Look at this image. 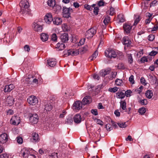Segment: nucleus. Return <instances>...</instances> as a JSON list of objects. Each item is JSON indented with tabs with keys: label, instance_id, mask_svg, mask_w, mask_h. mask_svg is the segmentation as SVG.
<instances>
[{
	"label": "nucleus",
	"instance_id": "obj_32",
	"mask_svg": "<svg viewBox=\"0 0 158 158\" xmlns=\"http://www.w3.org/2000/svg\"><path fill=\"white\" fill-rule=\"evenodd\" d=\"M146 109L145 107H141L140 108L138 112L141 115H143L146 112Z\"/></svg>",
	"mask_w": 158,
	"mask_h": 158
},
{
	"label": "nucleus",
	"instance_id": "obj_4",
	"mask_svg": "<svg viewBox=\"0 0 158 158\" xmlns=\"http://www.w3.org/2000/svg\"><path fill=\"white\" fill-rule=\"evenodd\" d=\"M64 55L65 56H77L78 55L80 52V51L78 49H73L69 50L67 51H65L64 52Z\"/></svg>",
	"mask_w": 158,
	"mask_h": 158
},
{
	"label": "nucleus",
	"instance_id": "obj_54",
	"mask_svg": "<svg viewBox=\"0 0 158 158\" xmlns=\"http://www.w3.org/2000/svg\"><path fill=\"white\" fill-rule=\"evenodd\" d=\"M91 113L95 115H97L98 114V112L97 109H92L91 110Z\"/></svg>",
	"mask_w": 158,
	"mask_h": 158
},
{
	"label": "nucleus",
	"instance_id": "obj_50",
	"mask_svg": "<svg viewBox=\"0 0 158 158\" xmlns=\"http://www.w3.org/2000/svg\"><path fill=\"white\" fill-rule=\"evenodd\" d=\"M52 40L54 41H56L57 40V36L56 34H53L52 36Z\"/></svg>",
	"mask_w": 158,
	"mask_h": 158
},
{
	"label": "nucleus",
	"instance_id": "obj_45",
	"mask_svg": "<svg viewBox=\"0 0 158 158\" xmlns=\"http://www.w3.org/2000/svg\"><path fill=\"white\" fill-rule=\"evenodd\" d=\"M148 29L149 31H150L153 33V31H156L158 29L156 28V26H154L152 28H148Z\"/></svg>",
	"mask_w": 158,
	"mask_h": 158
},
{
	"label": "nucleus",
	"instance_id": "obj_29",
	"mask_svg": "<svg viewBox=\"0 0 158 158\" xmlns=\"http://www.w3.org/2000/svg\"><path fill=\"white\" fill-rule=\"evenodd\" d=\"M33 77L29 75L28 77H27L25 80V82L28 84H31L32 82V80H33Z\"/></svg>",
	"mask_w": 158,
	"mask_h": 158
},
{
	"label": "nucleus",
	"instance_id": "obj_12",
	"mask_svg": "<svg viewBox=\"0 0 158 158\" xmlns=\"http://www.w3.org/2000/svg\"><path fill=\"white\" fill-rule=\"evenodd\" d=\"M44 19L46 23L48 24H50L53 20L51 14L50 13L47 14L44 17Z\"/></svg>",
	"mask_w": 158,
	"mask_h": 158
},
{
	"label": "nucleus",
	"instance_id": "obj_39",
	"mask_svg": "<svg viewBox=\"0 0 158 158\" xmlns=\"http://www.w3.org/2000/svg\"><path fill=\"white\" fill-rule=\"evenodd\" d=\"M118 19L120 22H123L125 21V19L123 15H119L118 16Z\"/></svg>",
	"mask_w": 158,
	"mask_h": 158
},
{
	"label": "nucleus",
	"instance_id": "obj_52",
	"mask_svg": "<svg viewBox=\"0 0 158 158\" xmlns=\"http://www.w3.org/2000/svg\"><path fill=\"white\" fill-rule=\"evenodd\" d=\"M148 61V59L146 57L143 56L142 57L140 60V61L142 63L147 62Z\"/></svg>",
	"mask_w": 158,
	"mask_h": 158
},
{
	"label": "nucleus",
	"instance_id": "obj_6",
	"mask_svg": "<svg viewBox=\"0 0 158 158\" xmlns=\"http://www.w3.org/2000/svg\"><path fill=\"white\" fill-rule=\"evenodd\" d=\"M73 11L72 8H66L65 7H63V16L65 18H68L70 16L71 13Z\"/></svg>",
	"mask_w": 158,
	"mask_h": 158
},
{
	"label": "nucleus",
	"instance_id": "obj_38",
	"mask_svg": "<svg viewBox=\"0 0 158 158\" xmlns=\"http://www.w3.org/2000/svg\"><path fill=\"white\" fill-rule=\"evenodd\" d=\"M149 79L152 83H156L157 80V79L155 77L150 76L149 77Z\"/></svg>",
	"mask_w": 158,
	"mask_h": 158
},
{
	"label": "nucleus",
	"instance_id": "obj_13",
	"mask_svg": "<svg viewBox=\"0 0 158 158\" xmlns=\"http://www.w3.org/2000/svg\"><path fill=\"white\" fill-rule=\"evenodd\" d=\"M56 64V61L55 59H50L47 60V66L48 67H54Z\"/></svg>",
	"mask_w": 158,
	"mask_h": 158
},
{
	"label": "nucleus",
	"instance_id": "obj_11",
	"mask_svg": "<svg viewBox=\"0 0 158 158\" xmlns=\"http://www.w3.org/2000/svg\"><path fill=\"white\" fill-rule=\"evenodd\" d=\"M20 117L19 116H13L10 120V123L14 125H18L20 123Z\"/></svg>",
	"mask_w": 158,
	"mask_h": 158
},
{
	"label": "nucleus",
	"instance_id": "obj_30",
	"mask_svg": "<svg viewBox=\"0 0 158 158\" xmlns=\"http://www.w3.org/2000/svg\"><path fill=\"white\" fill-rule=\"evenodd\" d=\"M116 97L118 98L122 99L125 97V94L123 93L118 92L116 94Z\"/></svg>",
	"mask_w": 158,
	"mask_h": 158
},
{
	"label": "nucleus",
	"instance_id": "obj_26",
	"mask_svg": "<svg viewBox=\"0 0 158 158\" xmlns=\"http://www.w3.org/2000/svg\"><path fill=\"white\" fill-rule=\"evenodd\" d=\"M47 4L48 6L51 7H53L56 4L54 0H48L47 1Z\"/></svg>",
	"mask_w": 158,
	"mask_h": 158
},
{
	"label": "nucleus",
	"instance_id": "obj_23",
	"mask_svg": "<svg viewBox=\"0 0 158 158\" xmlns=\"http://www.w3.org/2000/svg\"><path fill=\"white\" fill-rule=\"evenodd\" d=\"M53 23L56 25H59L60 24L62 20L59 17H55L53 20Z\"/></svg>",
	"mask_w": 158,
	"mask_h": 158
},
{
	"label": "nucleus",
	"instance_id": "obj_61",
	"mask_svg": "<svg viewBox=\"0 0 158 158\" xmlns=\"http://www.w3.org/2000/svg\"><path fill=\"white\" fill-rule=\"evenodd\" d=\"M140 103L142 105H146L147 104V102L146 100L143 99L140 101Z\"/></svg>",
	"mask_w": 158,
	"mask_h": 158
},
{
	"label": "nucleus",
	"instance_id": "obj_36",
	"mask_svg": "<svg viewBox=\"0 0 158 158\" xmlns=\"http://www.w3.org/2000/svg\"><path fill=\"white\" fill-rule=\"evenodd\" d=\"M118 89V88L114 87L113 88H110L108 89V91L111 92L115 93L116 92Z\"/></svg>",
	"mask_w": 158,
	"mask_h": 158
},
{
	"label": "nucleus",
	"instance_id": "obj_62",
	"mask_svg": "<svg viewBox=\"0 0 158 158\" xmlns=\"http://www.w3.org/2000/svg\"><path fill=\"white\" fill-rule=\"evenodd\" d=\"M6 114L7 115H11L13 114V111L11 109H9L6 111Z\"/></svg>",
	"mask_w": 158,
	"mask_h": 158
},
{
	"label": "nucleus",
	"instance_id": "obj_8",
	"mask_svg": "<svg viewBox=\"0 0 158 158\" xmlns=\"http://www.w3.org/2000/svg\"><path fill=\"white\" fill-rule=\"evenodd\" d=\"M27 101L30 105L34 106L37 103L38 100L35 96L31 95L28 98Z\"/></svg>",
	"mask_w": 158,
	"mask_h": 158
},
{
	"label": "nucleus",
	"instance_id": "obj_14",
	"mask_svg": "<svg viewBox=\"0 0 158 158\" xmlns=\"http://www.w3.org/2000/svg\"><path fill=\"white\" fill-rule=\"evenodd\" d=\"M132 26L129 24L125 23L123 26V28L124 30V32L125 34H128L130 33L132 29Z\"/></svg>",
	"mask_w": 158,
	"mask_h": 158
},
{
	"label": "nucleus",
	"instance_id": "obj_27",
	"mask_svg": "<svg viewBox=\"0 0 158 158\" xmlns=\"http://www.w3.org/2000/svg\"><path fill=\"white\" fill-rule=\"evenodd\" d=\"M120 106L123 110H126V103L124 101H121L120 102Z\"/></svg>",
	"mask_w": 158,
	"mask_h": 158
},
{
	"label": "nucleus",
	"instance_id": "obj_35",
	"mask_svg": "<svg viewBox=\"0 0 158 158\" xmlns=\"http://www.w3.org/2000/svg\"><path fill=\"white\" fill-rule=\"evenodd\" d=\"M57 47L59 48V50H62L65 48V45L63 44H57Z\"/></svg>",
	"mask_w": 158,
	"mask_h": 158
},
{
	"label": "nucleus",
	"instance_id": "obj_49",
	"mask_svg": "<svg viewBox=\"0 0 158 158\" xmlns=\"http://www.w3.org/2000/svg\"><path fill=\"white\" fill-rule=\"evenodd\" d=\"M110 15H114V14L115 13V11H114V9L113 8L111 7L110 8Z\"/></svg>",
	"mask_w": 158,
	"mask_h": 158
},
{
	"label": "nucleus",
	"instance_id": "obj_28",
	"mask_svg": "<svg viewBox=\"0 0 158 158\" xmlns=\"http://www.w3.org/2000/svg\"><path fill=\"white\" fill-rule=\"evenodd\" d=\"M32 139L35 141L36 142L38 139L39 136L37 133L34 132L32 134Z\"/></svg>",
	"mask_w": 158,
	"mask_h": 158
},
{
	"label": "nucleus",
	"instance_id": "obj_56",
	"mask_svg": "<svg viewBox=\"0 0 158 158\" xmlns=\"http://www.w3.org/2000/svg\"><path fill=\"white\" fill-rule=\"evenodd\" d=\"M105 2L102 0H100L98 3L99 6H103L104 5Z\"/></svg>",
	"mask_w": 158,
	"mask_h": 158
},
{
	"label": "nucleus",
	"instance_id": "obj_21",
	"mask_svg": "<svg viewBox=\"0 0 158 158\" xmlns=\"http://www.w3.org/2000/svg\"><path fill=\"white\" fill-rule=\"evenodd\" d=\"M74 122L77 123H80L81 121V118L80 114H77L73 118Z\"/></svg>",
	"mask_w": 158,
	"mask_h": 158
},
{
	"label": "nucleus",
	"instance_id": "obj_31",
	"mask_svg": "<svg viewBox=\"0 0 158 158\" xmlns=\"http://www.w3.org/2000/svg\"><path fill=\"white\" fill-rule=\"evenodd\" d=\"M88 46H85L79 49L80 53L81 54H83L85 52L88 50Z\"/></svg>",
	"mask_w": 158,
	"mask_h": 158
},
{
	"label": "nucleus",
	"instance_id": "obj_53",
	"mask_svg": "<svg viewBox=\"0 0 158 158\" xmlns=\"http://www.w3.org/2000/svg\"><path fill=\"white\" fill-rule=\"evenodd\" d=\"M118 67L119 69H124L125 67H124V64L122 63H119L118 64Z\"/></svg>",
	"mask_w": 158,
	"mask_h": 158
},
{
	"label": "nucleus",
	"instance_id": "obj_25",
	"mask_svg": "<svg viewBox=\"0 0 158 158\" xmlns=\"http://www.w3.org/2000/svg\"><path fill=\"white\" fill-rule=\"evenodd\" d=\"M146 97L148 99L152 98L153 95V93L152 91L148 90L145 94Z\"/></svg>",
	"mask_w": 158,
	"mask_h": 158
},
{
	"label": "nucleus",
	"instance_id": "obj_44",
	"mask_svg": "<svg viewBox=\"0 0 158 158\" xmlns=\"http://www.w3.org/2000/svg\"><path fill=\"white\" fill-rule=\"evenodd\" d=\"M129 81L132 84L134 83L135 81L134 80V77L133 75H131L129 78Z\"/></svg>",
	"mask_w": 158,
	"mask_h": 158
},
{
	"label": "nucleus",
	"instance_id": "obj_59",
	"mask_svg": "<svg viewBox=\"0 0 158 158\" xmlns=\"http://www.w3.org/2000/svg\"><path fill=\"white\" fill-rule=\"evenodd\" d=\"M24 50L25 51L29 52L30 50L29 46L27 45H25L24 47Z\"/></svg>",
	"mask_w": 158,
	"mask_h": 158
},
{
	"label": "nucleus",
	"instance_id": "obj_63",
	"mask_svg": "<svg viewBox=\"0 0 158 158\" xmlns=\"http://www.w3.org/2000/svg\"><path fill=\"white\" fill-rule=\"evenodd\" d=\"M73 6L75 8H78L80 6L79 3L77 2H74L73 3Z\"/></svg>",
	"mask_w": 158,
	"mask_h": 158
},
{
	"label": "nucleus",
	"instance_id": "obj_41",
	"mask_svg": "<svg viewBox=\"0 0 158 158\" xmlns=\"http://www.w3.org/2000/svg\"><path fill=\"white\" fill-rule=\"evenodd\" d=\"M109 70L108 69H106L103 72H100L101 74L103 76H105L109 73Z\"/></svg>",
	"mask_w": 158,
	"mask_h": 158
},
{
	"label": "nucleus",
	"instance_id": "obj_37",
	"mask_svg": "<svg viewBox=\"0 0 158 158\" xmlns=\"http://www.w3.org/2000/svg\"><path fill=\"white\" fill-rule=\"evenodd\" d=\"M127 57L128 58V62L130 64H131L133 62V59L132 58L131 54H128L127 55Z\"/></svg>",
	"mask_w": 158,
	"mask_h": 158
},
{
	"label": "nucleus",
	"instance_id": "obj_48",
	"mask_svg": "<svg viewBox=\"0 0 158 158\" xmlns=\"http://www.w3.org/2000/svg\"><path fill=\"white\" fill-rule=\"evenodd\" d=\"M106 128L107 131H110L112 129L111 126L110 124H107L106 126Z\"/></svg>",
	"mask_w": 158,
	"mask_h": 158
},
{
	"label": "nucleus",
	"instance_id": "obj_42",
	"mask_svg": "<svg viewBox=\"0 0 158 158\" xmlns=\"http://www.w3.org/2000/svg\"><path fill=\"white\" fill-rule=\"evenodd\" d=\"M118 125L121 128H125L127 127V125L126 123H118Z\"/></svg>",
	"mask_w": 158,
	"mask_h": 158
},
{
	"label": "nucleus",
	"instance_id": "obj_64",
	"mask_svg": "<svg viewBox=\"0 0 158 158\" xmlns=\"http://www.w3.org/2000/svg\"><path fill=\"white\" fill-rule=\"evenodd\" d=\"M93 77L94 79H96L98 80H99V76L96 73H95L93 75Z\"/></svg>",
	"mask_w": 158,
	"mask_h": 158
},
{
	"label": "nucleus",
	"instance_id": "obj_16",
	"mask_svg": "<svg viewBox=\"0 0 158 158\" xmlns=\"http://www.w3.org/2000/svg\"><path fill=\"white\" fill-rule=\"evenodd\" d=\"M15 88L13 84H10L6 85L4 88L3 90L5 93L10 92Z\"/></svg>",
	"mask_w": 158,
	"mask_h": 158
},
{
	"label": "nucleus",
	"instance_id": "obj_20",
	"mask_svg": "<svg viewBox=\"0 0 158 158\" xmlns=\"http://www.w3.org/2000/svg\"><path fill=\"white\" fill-rule=\"evenodd\" d=\"M60 39L63 42L65 43L69 40L68 35L67 33H64L60 36Z\"/></svg>",
	"mask_w": 158,
	"mask_h": 158
},
{
	"label": "nucleus",
	"instance_id": "obj_58",
	"mask_svg": "<svg viewBox=\"0 0 158 158\" xmlns=\"http://www.w3.org/2000/svg\"><path fill=\"white\" fill-rule=\"evenodd\" d=\"M157 53V52L156 51H152L151 52H150L149 54V55L151 56H155Z\"/></svg>",
	"mask_w": 158,
	"mask_h": 158
},
{
	"label": "nucleus",
	"instance_id": "obj_1",
	"mask_svg": "<svg viewBox=\"0 0 158 158\" xmlns=\"http://www.w3.org/2000/svg\"><path fill=\"white\" fill-rule=\"evenodd\" d=\"M19 6L22 14L26 15L29 12V3L27 0H22L19 3Z\"/></svg>",
	"mask_w": 158,
	"mask_h": 158
},
{
	"label": "nucleus",
	"instance_id": "obj_60",
	"mask_svg": "<svg viewBox=\"0 0 158 158\" xmlns=\"http://www.w3.org/2000/svg\"><path fill=\"white\" fill-rule=\"evenodd\" d=\"M140 82L141 83L144 85H146V84L145 83V80L144 77H142L140 79Z\"/></svg>",
	"mask_w": 158,
	"mask_h": 158
},
{
	"label": "nucleus",
	"instance_id": "obj_51",
	"mask_svg": "<svg viewBox=\"0 0 158 158\" xmlns=\"http://www.w3.org/2000/svg\"><path fill=\"white\" fill-rule=\"evenodd\" d=\"M140 19V16H138V18L135 19L134 25H136L139 22Z\"/></svg>",
	"mask_w": 158,
	"mask_h": 158
},
{
	"label": "nucleus",
	"instance_id": "obj_43",
	"mask_svg": "<svg viewBox=\"0 0 158 158\" xmlns=\"http://www.w3.org/2000/svg\"><path fill=\"white\" fill-rule=\"evenodd\" d=\"M57 153H53L49 156V158H57Z\"/></svg>",
	"mask_w": 158,
	"mask_h": 158
},
{
	"label": "nucleus",
	"instance_id": "obj_15",
	"mask_svg": "<svg viewBox=\"0 0 158 158\" xmlns=\"http://www.w3.org/2000/svg\"><path fill=\"white\" fill-rule=\"evenodd\" d=\"M82 103L80 101H77L73 104V109L75 110H79L82 108Z\"/></svg>",
	"mask_w": 158,
	"mask_h": 158
},
{
	"label": "nucleus",
	"instance_id": "obj_55",
	"mask_svg": "<svg viewBox=\"0 0 158 158\" xmlns=\"http://www.w3.org/2000/svg\"><path fill=\"white\" fill-rule=\"evenodd\" d=\"M99 10V8L98 7H96L94 8V13L96 15H97L98 14V12Z\"/></svg>",
	"mask_w": 158,
	"mask_h": 158
},
{
	"label": "nucleus",
	"instance_id": "obj_9",
	"mask_svg": "<svg viewBox=\"0 0 158 158\" xmlns=\"http://www.w3.org/2000/svg\"><path fill=\"white\" fill-rule=\"evenodd\" d=\"M122 43L125 46V49L126 47H130L131 45V42L128 36H125L123 38Z\"/></svg>",
	"mask_w": 158,
	"mask_h": 158
},
{
	"label": "nucleus",
	"instance_id": "obj_34",
	"mask_svg": "<svg viewBox=\"0 0 158 158\" xmlns=\"http://www.w3.org/2000/svg\"><path fill=\"white\" fill-rule=\"evenodd\" d=\"M110 20V18L109 16H107L104 19L103 22L104 23L105 25H107Z\"/></svg>",
	"mask_w": 158,
	"mask_h": 158
},
{
	"label": "nucleus",
	"instance_id": "obj_47",
	"mask_svg": "<svg viewBox=\"0 0 158 158\" xmlns=\"http://www.w3.org/2000/svg\"><path fill=\"white\" fill-rule=\"evenodd\" d=\"M17 141L19 144H21L23 143V139L21 137H17L16 138Z\"/></svg>",
	"mask_w": 158,
	"mask_h": 158
},
{
	"label": "nucleus",
	"instance_id": "obj_3",
	"mask_svg": "<svg viewBox=\"0 0 158 158\" xmlns=\"http://www.w3.org/2000/svg\"><path fill=\"white\" fill-rule=\"evenodd\" d=\"M105 56L110 58H114L116 57L117 54L115 51L111 49H108L105 52Z\"/></svg>",
	"mask_w": 158,
	"mask_h": 158
},
{
	"label": "nucleus",
	"instance_id": "obj_2",
	"mask_svg": "<svg viewBox=\"0 0 158 158\" xmlns=\"http://www.w3.org/2000/svg\"><path fill=\"white\" fill-rule=\"evenodd\" d=\"M96 27H94L88 30L85 33V37L88 39L91 38L96 33Z\"/></svg>",
	"mask_w": 158,
	"mask_h": 158
},
{
	"label": "nucleus",
	"instance_id": "obj_33",
	"mask_svg": "<svg viewBox=\"0 0 158 158\" xmlns=\"http://www.w3.org/2000/svg\"><path fill=\"white\" fill-rule=\"evenodd\" d=\"M62 28L64 31H68L70 29L69 27L65 23L63 24Z\"/></svg>",
	"mask_w": 158,
	"mask_h": 158
},
{
	"label": "nucleus",
	"instance_id": "obj_24",
	"mask_svg": "<svg viewBox=\"0 0 158 158\" xmlns=\"http://www.w3.org/2000/svg\"><path fill=\"white\" fill-rule=\"evenodd\" d=\"M40 39L43 41H47L48 38V35L45 33H42L40 35Z\"/></svg>",
	"mask_w": 158,
	"mask_h": 158
},
{
	"label": "nucleus",
	"instance_id": "obj_10",
	"mask_svg": "<svg viewBox=\"0 0 158 158\" xmlns=\"http://www.w3.org/2000/svg\"><path fill=\"white\" fill-rule=\"evenodd\" d=\"M32 27L34 30L36 31L41 32L42 31L43 27L40 24L39 22L34 23Z\"/></svg>",
	"mask_w": 158,
	"mask_h": 158
},
{
	"label": "nucleus",
	"instance_id": "obj_57",
	"mask_svg": "<svg viewBox=\"0 0 158 158\" xmlns=\"http://www.w3.org/2000/svg\"><path fill=\"white\" fill-rule=\"evenodd\" d=\"M131 93V91L130 90H127L125 93V95L126 96L128 97L130 95V94Z\"/></svg>",
	"mask_w": 158,
	"mask_h": 158
},
{
	"label": "nucleus",
	"instance_id": "obj_40",
	"mask_svg": "<svg viewBox=\"0 0 158 158\" xmlns=\"http://www.w3.org/2000/svg\"><path fill=\"white\" fill-rule=\"evenodd\" d=\"M115 84L117 85H120L122 83L121 79H117L115 81Z\"/></svg>",
	"mask_w": 158,
	"mask_h": 158
},
{
	"label": "nucleus",
	"instance_id": "obj_46",
	"mask_svg": "<svg viewBox=\"0 0 158 158\" xmlns=\"http://www.w3.org/2000/svg\"><path fill=\"white\" fill-rule=\"evenodd\" d=\"M155 35L153 34H151L148 36V40L151 41H152L154 39Z\"/></svg>",
	"mask_w": 158,
	"mask_h": 158
},
{
	"label": "nucleus",
	"instance_id": "obj_19",
	"mask_svg": "<svg viewBox=\"0 0 158 158\" xmlns=\"http://www.w3.org/2000/svg\"><path fill=\"white\" fill-rule=\"evenodd\" d=\"M91 102V99L89 96H86L83 99L82 101V104L84 105L89 104Z\"/></svg>",
	"mask_w": 158,
	"mask_h": 158
},
{
	"label": "nucleus",
	"instance_id": "obj_5",
	"mask_svg": "<svg viewBox=\"0 0 158 158\" xmlns=\"http://www.w3.org/2000/svg\"><path fill=\"white\" fill-rule=\"evenodd\" d=\"M9 137L6 133H3L0 135V144L2 145L6 144L8 142Z\"/></svg>",
	"mask_w": 158,
	"mask_h": 158
},
{
	"label": "nucleus",
	"instance_id": "obj_7",
	"mask_svg": "<svg viewBox=\"0 0 158 158\" xmlns=\"http://www.w3.org/2000/svg\"><path fill=\"white\" fill-rule=\"evenodd\" d=\"M38 121V116L36 114H31L29 118V122L31 124H36Z\"/></svg>",
	"mask_w": 158,
	"mask_h": 158
},
{
	"label": "nucleus",
	"instance_id": "obj_17",
	"mask_svg": "<svg viewBox=\"0 0 158 158\" xmlns=\"http://www.w3.org/2000/svg\"><path fill=\"white\" fill-rule=\"evenodd\" d=\"M53 103L50 102H47L45 105L44 109L46 111H50L52 108Z\"/></svg>",
	"mask_w": 158,
	"mask_h": 158
},
{
	"label": "nucleus",
	"instance_id": "obj_22",
	"mask_svg": "<svg viewBox=\"0 0 158 158\" xmlns=\"http://www.w3.org/2000/svg\"><path fill=\"white\" fill-rule=\"evenodd\" d=\"M22 153L23 156L25 158H28V157L31 156H35L33 155H29L30 154V152L27 149H25L24 150L23 152Z\"/></svg>",
	"mask_w": 158,
	"mask_h": 158
},
{
	"label": "nucleus",
	"instance_id": "obj_18",
	"mask_svg": "<svg viewBox=\"0 0 158 158\" xmlns=\"http://www.w3.org/2000/svg\"><path fill=\"white\" fill-rule=\"evenodd\" d=\"M14 98L12 96H8L6 100L7 104L9 106H11L14 104Z\"/></svg>",
	"mask_w": 158,
	"mask_h": 158
}]
</instances>
